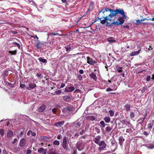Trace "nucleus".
<instances>
[{"label":"nucleus","instance_id":"1","mask_svg":"<svg viewBox=\"0 0 154 154\" xmlns=\"http://www.w3.org/2000/svg\"><path fill=\"white\" fill-rule=\"evenodd\" d=\"M121 15L124 17H125L126 15L125 14L124 10L122 9H116L115 10L111 9V13H110L108 16L106 17H103L104 18L103 20H101V23L104 24L106 23V26L110 25V23H108V21H112V17L115 16L117 14Z\"/></svg>","mask_w":154,"mask_h":154},{"label":"nucleus","instance_id":"2","mask_svg":"<svg viewBox=\"0 0 154 154\" xmlns=\"http://www.w3.org/2000/svg\"><path fill=\"white\" fill-rule=\"evenodd\" d=\"M127 18L126 16H125V17H124L123 16L122 17H118L117 20L116 21H113V22H112V21H108V23H110V26H111L112 25H116L117 26H119L120 25H121L123 24L125 20Z\"/></svg>","mask_w":154,"mask_h":154},{"label":"nucleus","instance_id":"3","mask_svg":"<svg viewBox=\"0 0 154 154\" xmlns=\"http://www.w3.org/2000/svg\"><path fill=\"white\" fill-rule=\"evenodd\" d=\"M98 145L99 146L98 148V150L100 152L104 150L106 148L107 145L105 141L103 140H101Z\"/></svg>","mask_w":154,"mask_h":154},{"label":"nucleus","instance_id":"4","mask_svg":"<svg viewBox=\"0 0 154 154\" xmlns=\"http://www.w3.org/2000/svg\"><path fill=\"white\" fill-rule=\"evenodd\" d=\"M73 97L71 95L68 94L63 97V100L66 102H69L72 100Z\"/></svg>","mask_w":154,"mask_h":154},{"label":"nucleus","instance_id":"5","mask_svg":"<svg viewBox=\"0 0 154 154\" xmlns=\"http://www.w3.org/2000/svg\"><path fill=\"white\" fill-rule=\"evenodd\" d=\"M109 11L110 13H111V9H109V8H104L103 9H102L99 12V14H98V15H100V14L101 13H103L104 15H103L102 16V18H104H104L103 17V16L104 17H105L106 16L104 15H105V14H104V13L106 12H107V11Z\"/></svg>","mask_w":154,"mask_h":154},{"label":"nucleus","instance_id":"6","mask_svg":"<svg viewBox=\"0 0 154 154\" xmlns=\"http://www.w3.org/2000/svg\"><path fill=\"white\" fill-rule=\"evenodd\" d=\"M147 112L145 115H143V117H140L137 120L138 124H140L142 125L143 123L144 119H145L147 115Z\"/></svg>","mask_w":154,"mask_h":154},{"label":"nucleus","instance_id":"7","mask_svg":"<svg viewBox=\"0 0 154 154\" xmlns=\"http://www.w3.org/2000/svg\"><path fill=\"white\" fill-rule=\"evenodd\" d=\"M26 144V140L24 138H22L20 141L19 146L21 147H24Z\"/></svg>","mask_w":154,"mask_h":154},{"label":"nucleus","instance_id":"8","mask_svg":"<svg viewBox=\"0 0 154 154\" xmlns=\"http://www.w3.org/2000/svg\"><path fill=\"white\" fill-rule=\"evenodd\" d=\"M82 141H78L76 144V147L78 149L79 151H81L84 148V146H82Z\"/></svg>","mask_w":154,"mask_h":154},{"label":"nucleus","instance_id":"9","mask_svg":"<svg viewBox=\"0 0 154 154\" xmlns=\"http://www.w3.org/2000/svg\"><path fill=\"white\" fill-rule=\"evenodd\" d=\"M68 139V138L66 136L64 137L63 139L62 146L64 149H66L67 147V140Z\"/></svg>","mask_w":154,"mask_h":154},{"label":"nucleus","instance_id":"10","mask_svg":"<svg viewBox=\"0 0 154 154\" xmlns=\"http://www.w3.org/2000/svg\"><path fill=\"white\" fill-rule=\"evenodd\" d=\"M36 87V85L35 84L33 83H32L30 84L29 85L28 87H26V89L27 90H29L34 89Z\"/></svg>","mask_w":154,"mask_h":154},{"label":"nucleus","instance_id":"11","mask_svg":"<svg viewBox=\"0 0 154 154\" xmlns=\"http://www.w3.org/2000/svg\"><path fill=\"white\" fill-rule=\"evenodd\" d=\"M87 63L90 65H94L95 64L96 62L93 60L92 59L89 57H87Z\"/></svg>","mask_w":154,"mask_h":154},{"label":"nucleus","instance_id":"12","mask_svg":"<svg viewBox=\"0 0 154 154\" xmlns=\"http://www.w3.org/2000/svg\"><path fill=\"white\" fill-rule=\"evenodd\" d=\"M154 126V120H152L150 121V123H149L147 125V129L149 131H150L152 128Z\"/></svg>","mask_w":154,"mask_h":154},{"label":"nucleus","instance_id":"13","mask_svg":"<svg viewBox=\"0 0 154 154\" xmlns=\"http://www.w3.org/2000/svg\"><path fill=\"white\" fill-rule=\"evenodd\" d=\"M64 121H63L61 122H58L54 123V125L57 127H60L63 125L64 124Z\"/></svg>","mask_w":154,"mask_h":154},{"label":"nucleus","instance_id":"14","mask_svg":"<svg viewBox=\"0 0 154 154\" xmlns=\"http://www.w3.org/2000/svg\"><path fill=\"white\" fill-rule=\"evenodd\" d=\"M47 152V149H44L43 148L39 149L38 150V152L39 153H43V154H46Z\"/></svg>","mask_w":154,"mask_h":154},{"label":"nucleus","instance_id":"15","mask_svg":"<svg viewBox=\"0 0 154 154\" xmlns=\"http://www.w3.org/2000/svg\"><path fill=\"white\" fill-rule=\"evenodd\" d=\"M141 50V49H140L136 51L132 52L130 54V56H133L138 55L140 53Z\"/></svg>","mask_w":154,"mask_h":154},{"label":"nucleus","instance_id":"16","mask_svg":"<svg viewBox=\"0 0 154 154\" xmlns=\"http://www.w3.org/2000/svg\"><path fill=\"white\" fill-rule=\"evenodd\" d=\"M100 136L96 137L95 138L94 142L97 144H98L100 143Z\"/></svg>","mask_w":154,"mask_h":154},{"label":"nucleus","instance_id":"17","mask_svg":"<svg viewBox=\"0 0 154 154\" xmlns=\"http://www.w3.org/2000/svg\"><path fill=\"white\" fill-rule=\"evenodd\" d=\"M119 143L120 145H122L124 141L125 140V139L122 136H120L119 138Z\"/></svg>","mask_w":154,"mask_h":154},{"label":"nucleus","instance_id":"18","mask_svg":"<svg viewBox=\"0 0 154 154\" xmlns=\"http://www.w3.org/2000/svg\"><path fill=\"white\" fill-rule=\"evenodd\" d=\"M116 70L119 73H122L123 72L122 67H120L118 66H116Z\"/></svg>","mask_w":154,"mask_h":154},{"label":"nucleus","instance_id":"19","mask_svg":"<svg viewBox=\"0 0 154 154\" xmlns=\"http://www.w3.org/2000/svg\"><path fill=\"white\" fill-rule=\"evenodd\" d=\"M37 41L38 42L37 43L36 47L38 49L41 48H42V45H44V43L40 42L39 40Z\"/></svg>","mask_w":154,"mask_h":154},{"label":"nucleus","instance_id":"20","mask_svg":"<svg viewBox=\"0 0 154 154\" xmlns=\"http://www.w3.org/2000/svg\"><path fill=\"white\" fill-rule=\"evenodd\" d=\"M86 119L88 120L93 121L95 119V117L93 116H88L86 117Z\"/></svg>","mask_w":154,"mask_h":154},{"label":"nucleus","instance_id":"21","mask_svg":"<svg viewBox=\"0 0 154 154\" xmlns=\"http://www.w3.org/2000/svg\"><path fill=\"white\" fill-rule=\"evenodd\" d=\"M45 105H43L40 107L38 110L39 112H42L45 109Z\"/></svg>","mask_w":154,"mask_h":154},{"label":"nucleus","instance_id":"22","mask_svg":"<svg viewBox=\"0 0 154 154\" xmlns=\"http://www.w3.org/2000/svg\"><path fill=\"white\" fill-rule=\"evenodd\" d=\"M107 41L110 43H112L116 42V40H114V38L112 37L108 38Z\"/></svg>","mask_w":154,"mask_h":154},{"label":"nucleus","instance_id":"23","mask_svg":"<svg viewBox=\"0 0 154 154\" xmlns=\"http://www.w3.org/2000/svg\"><path fill=\"white\" fill-rule=\"evenodd\" d=\"M54 150V149L52 147L51 149H49V151L48 152V154H58L56 151H53V150Z\"/></svg>","mask_w":154,"mask_h":154},{"label":"nucleus","instance_id":"24","mask_svg":"<svg viewBox=\"0 0 154 154\" xmlns=\"http://www.w3.org/2000/svg\"><path fill=\"white\" fill-rule=\"evenodd\" d=\"M90 76L94 80L96 81L97 79V77L95 74L93 73H91L89 74Z\"/></svg>","mask_w":154,"mask_h":154},{"label":"nucleus","instance_id":"25","mask_svg":"<svg viewBox=\"0 0 154 154\" xmlns=\"http://www.w3.org/2000/svg\"><path fill=\"white\" fill-rule=\"evenodd\" d=\"M39 61L42 62L43 63H47V61L45 59H43L42 57H39L38 59Z\"/></svg>","mask_w":154,"mask_h":154},{"label":"nucleus","instance_id":"26","mask_svg":"<svg viewBox=\"0 0 154 154\" xmlns=\"http://www.w3.org/2000/svg\"><path fill=\"white\" fill-rule=\"evenodd\" d=\"M125 108L126 111H128L130 110V105L128 104H126L125 105Z\"/></svg>","mask_w":154,"mask_h":154},{"label":"nucleus","instance_id":"27","mask_svg":"<svg viewBox=\"0 0 154 154\" xmlns=\"http://www.w3.org/2000/svg\"><path fill=\"white\" fill-rule=\"evenodd\" d=\"M13 133L11 131H9L7 133V136L8 137H11L13 135Z\"/></svg>","mask_w":154,"mask_h":154},{"label":"nucleus","instance_id":"28","mask_svg":"<svg viewBox=\"0 0 154 154\" xmlns=\"http://www.w3.org/2000/svg\"><path fill=\"white\" fill-rule=\"evenodd\" d=\"M67 109L69 111H72L75 110V108L72 106H68Z\"/></svg>","mask_w":154,"mask_h":154},{"label":"nucleus","instance_id":"29","mask_svg":"<svg viewBox=\"0 0 154 154\" xmlns=\"http://www.w3.org/2000/svg\"><path fill=\"white\" fill-rule=\"evenodd\" d=\"M103 120L106 123H109L110 121V119L109 117H106L104 118Z\"/></svg>","mask_w":154,"mask_h":154},{"label":"nucleus","instance_id":"30","mask_svg":"<svg viewBox=\"0 0 154 154\" xmlns=\"http://www.w3.org/2000/svg\"><path fill=\"white\" fill-rule=\"evenodd\" d=\"M17 51L16 50L13 51H9V53L11 55H15L17 54Z\"/></svg>","mask_w":154,"mask_h":154},{"label":"nucleus","instance_id":"31","mask_svg":"<svg viewBox=\"0 0 154 154\" xmlns=\"http://www.w3.org/2000/svg\"><path fill=\"white\" fill-rule=\"evenodd\" d=\"M129 128L127 129L126 132L127 133H131L132 132V128L130 127Z\"/></svg>","mask_w":154,"mask_h":154},{"label":"nucleus","instance_id":"32","mask_svg":"<svg viewBox=\"0 0 154 154\" xmlns=\"http://www.w3.org/2000/svg\"><path fill=\"white\" fill-rule=\"evenodd\" d=\"M65 48L67 51H70L71 50V48L69 45H67L65 46Z\"/></svg>","mask_w":154,"mask_h":154},{"label":"nucleus","instance_id":"33","mask_svg":"<svg viewBox=\"0 0 154 154\" xmlns=\"http://www.w3.org/2000/svg\"><path fill=\"white\" fill-rule=\"evenodd\" d=\"M147 148L148 149H152L154 148V145L153 144H151L147 146Z\"/></svg>","mask_w":154,"mask_h":154},{"label":"nucleus","instance_id":"34","mask_svg":"<svg viewBox=\"0 0 154 154\" xmlns=\"http://www.w3.org/2000/svg\"><path fill=\"white\" fill-rule=\"evenodd\" d=\"M134 113L133 112H131L130 114V118L132 120H133V118L134 117Z\"/></svg>","mask_w":154,"mask_h":154},{"label":"nucleus","instance_id":"35","mask_svg":"<svg viewBox=\"0 0 154 154\" xmlns=\"http://www.w3.org/2000/svg\"><path fill=\"white\" fill-rule=\"evenodd\" d=\"M100 124L104 128L106 125H107V124H105L104 122L103 121H101L100 122Z\"/></svg>","mask_w":154,"mask_h":154},{"label":"nucleus","instance_id":"36","mask_svg":"<svg viewBox=\"0 0 154 154\" xmlns=\"http://www.w3.org/2000/svg\"><path fill=\"white\" fill-rule=\"evenodd\" d=\"M53 144L56 145L58 146L60 144V142L59 141L56 140L54 141Z\"/></svg>","mask_w":154,"mask_h":154},{"label":"nucleus","instance_id":"37","mask_svg":"<svg viewBox=\"0 0 154 154\" xmlns=\"http://www.w3.org/2000/svg\"><path fill=\"white\" fill-rule=\"evenodd\" d=\"M112 129V128L110 127H107L106 128V132H109L111 131Z\"/></svg>","mask_w":154,"mask_h":154},{"label":"nucleus","instance_id":"38","mask_svg":"<svg viewBox=\"0 0 154 154\" xmlns=\"http://www.w3.org/2000/svg\"><path fill=\"white\" fill-rule=\"evenodd\" d=\"M109 113L111 117L113 116L114 115V112L112 110H109Z\"/></svg>","mask_w":154,"mask_h":154},{"label":"nucleus","instance_id":"39","mask_svg":"<svg viewBox=\"0 0 154 154\" xmlns=\"http://www.w3.org/2000/svg\"><path fill=\"white\" fill-rule=\"evenodd\" d=\"M13 44L17 46L19 49H20V45L19 44L16 42H14L13 43Z\"/></svg>","mask_w":154,"mask_h":154},{"label":"nucleus","instance_id":"40","mask_svg":"<svg viewBox=\"0 0 154 154\" xmlns=\"http://www.w3.org/2000/svg\"><path fill=\"white\" fill-rule=\"evenodd\" d=\"M77 77L79 80H81L82 78V75L80 74H78L77 75Z\"/></svg>","mask_w":154,"mask_h":154},{"label":"nucleus","instance_id":"41","mask_svg":"<svg viewBox=\"0 0 154 154\" xmlns=\"http://www.w3.org/2000/svg\"><path fill=\"white\" fill-rule=\"evenodd\" d=\"M121 122L123 125H125L124 126V127H125V126H127V123L126 122H125V120H122V121H121Z\"/></svg>","mask_w":154,"mask_h":154},{"label":"nucleus","instance_id":"42","mask_svg":"<svg viewBox=\"0 0 154 154\" xmlns=\"http://www.w3.org/2000/svg\"><path fill=\"white\" fill-rule=\"evenodd\" d=\"M69 89L70 90V92L73 91L75 89V88L73 86H71L69 87Z\"/></svg>","mask_w":154,"mask_h":154},{"label":"nucleus","instance_id":"43","mask_svg":"<svg viewBox=\"0 0 154 154\" xmlns=\"http://www.w3.org/2000/svg\"><path fill=\"white\" fill-rule=\"evenodd\" d=\"M116 89V88H115L114 89H111V88H109L106 89V91H114V90H115Z\"/></svg>","mask_w":154,"mask_h":154},{"label":"nucleus","instance_id":"44","mask_svg":"<svg viewBox=\"0 0 154 154\" xmlns=\"http://www.w3.org/2000/svg\"><path fill=\"white\" fill-rule=\"evenodd\" d=\"M61 93V91L60 90H58L57 91L55 92V94L57 95L60 94Z\"/></svg>","mask_w":154,"mask_h":154},{"label":"nucleus","instance_id":"45","mask_svg":"<svg viewBox=\"0 0 154 154\" xmlns=\"http://www.w3.org/2000/svg\"><path fill=\"white\" fill-rule=\"evenodd\" d=\"M36 76L39 78H42V75L41 73H38L36 74Z\"/></svg>","mask_w":154,"mask_h":154},{"label":"nucleus","instance_id":"46","mask_svg":"<svg viewBox=\"0 0 154 154\" xmlns=\"http://www.w3.org/2000/svg\"><path fill=\"white\" fill-rule=\"evenodd\" d=\"M4 133L3 129H0V134L1 136H3Z\"/></svg>","mask_w":154,"mask_h":154},{"label":"nucleus","instance_id":"47","mask_svg":"<svg viewBox=\"0 0 154 154\" xmlns=\"http://www.w3.org/2000/svg\"><path fill=\"white\" fill-rule=\"evenodd\" d=\"M127 124L128 125H129V126H128V127L132 128H133V129H134L132 125L131 124V123L130 122H127Z\"/></svg>","mask_w":154,"mask_h":154},{"label":"nucleus","instance_id":"48","mask_svg":"<svg viewBox=\"0 0 154 154\" xmlns=\"http://www.w3.org/2000/svg\"><path fill=\"white\" fill-rule=\"evenodd\" d=\"M32 37L34 38H36L37 39V41H38V38L37 37V35H35L34 36H31Z\"/></svg>","mask_w":154,"mask_h":154},{"label":"nucleus","instance_id":"49","mask_svg":"<svg viewBox=\"0 0 154 154\" xmlns=\"http://www.w3.org/2000/svg\"><path fill=\"white\" fill-rule=\"evenodd\" d=\"M7 152L5 149L2 150V154H7Z\"/></svg>","mask_w":154,"mask_h":154},{"label":"nucleus","instance_id":"50","mask_svg":"<svg viewBox=\"0 0 154 154\" xmlns=\"http://www.w3.org/2000/svg\"><path fill=\"white\" fill-rule=\"evenodd\" d=\"M147 90V88L146 87H143V88L141 90V91L142 92H144L145 91Z\"/></svg>","mask_w":154,"mask_h":154},{"label":"nucleus","instance_id":"51","mask_svg":"<svg viewBox=\"0 0 154 154\" xmlns=\"http://www.w3.org/2000/svg\"><path fill=\"white\" fill-rule=\"evenodd\" d=\"M95 129L97 133H99L100 132V130L99 129H98L97 128V127L95 128Z\"/></svg>","mask_w":154,"mask_h":154},{"label":"nucleus","instance_id":"52","mask_svg":"<svg viewBox=\"0 0 154 154\" xmlns=\"http://www.w3.org/2000/svg\"><path fill=\"white\" fill-rule=\"evenodd\" d=\"M31 134L32 136H34V137L36 135V134L34 132H33L32 131L31 132Z\"/></svg>","mask_w":154,"mask_h":154},{"label":"nucleus","instance_id":"53","mask_svg":"<svg viewBox=\"0 0 154 154\" xmlns=\"http://www.w3.org/2000/svg\"><path fill=\"white\" fill-rule=\"evenodd\" d=\"M4 75L5 76H7L8 75V71H6L4 73Z\"/></svg>","mask_w":154,"mask_h":154},{"label":"nucleus","instance_id":"54","mask_svg":"<svg viewBox=\"0 0 154 154\" xmlns=\"http://www.w3.org/2000/svg\"><path fill=\"white\" fill-rule=\"evenodd\" d=\"M20 87L21 88H23L26 87V86L25 84H20Z\"/></svg>","mask_w":154,"mask_h":154},{"label":"nucleus","instance_id":"55","mask_svg":"<svg viewBox=\"0 0 154 154\" xmlns=\"http://www.w3.org/2000/svg\"><path fill=\"white\" fill-rule=\"evenodd\" d=\"M102 18H103L102 17V18H100L99 17H97L96 19H95V21H98V20H100V23H101V20H101Z\"/></svg>","mask_w":154,"mask_h":154},{"label":"nucleus","instance_id":"56","mask_svg":"<svg viewBox=\"0 0 154 154\" xmlns=\"http://www.w3.org/2000/svg\"><path fill=\"white\" fill-rule=\"evenodd\" d=\"M31 152L32 151L30 149H28L26 153L27 154H30L31 153Z\"/></svg>","mask_w":154,"mask_h":154},{"label":"nucleus","instance_id":"57","mask_svg":"<svg viewBox=\"0 0 154 154\" xmlns=\"http://www.w3.org/2000/svg\"><path fill=\"white\" fill-rule=\"evenodd\" d=\"M121 51L123 52H126L127 51L126 50L125 48H122Z\"/></svg>","mask_w":154,"mask_h":154},{"label":"nucleus","instance_id":"58","mask_svg":"<svg viewBox=\"0 0 154 154\" xmlns=\"http://www.w3.org/2000/svg\"><path fill=\"white\" fill-rule=\"evenodd\" d=\"M151 77L149 76H147L146 78V80L147 81H149L150 80Z\"/></svg>","mask_w":154,"mask_h":154},{"label":"nucleus","instance_id":"59","mask_svg":"<svg viewBox=\"0 0 154 154\" xmlns=\"http://www.w3.org/2000/svg\"><path fill=\"white\" fill-rule=\"evenodd\" d=\"M18 140L17 139L14 138V141L12 142V143L14 144Z\"/></svg>","mask_w":154,"mask_h":154},{"label":"nucleus","instance_id":"60","mask_svg":"<svg viewBox=\"0 0 154 154\" xmlns=\"http://www.w3.org/2000/svg\"><path fill=\"white\" fill-rule=\"evenodd\" d=\"M143 134L144 135H145L146 136H148L149 134V133L147 132L146 131H144Z\"/></svg>","mask_w":154,"mask_h":154},{"label":"nucleus","instance_id":"61","mask_svg":"<svg viewBox=\"0 0 154 154\" xmlns=\"http://www.w3.org/2000/svg\"><path fill=\"white\" fill-rule=\"evenodd\" d=\"M65 84H64L62 83L61 84V85L60 88H63L64 87H65Z\"/></svg>","mask_w":154,"mask_h":154},{"label":"nucleus","instance_id":"62","mask_svg":"<svg viewBox=\"0 0 154 154\" xmlns=\"http://www.w3.org/2000/svg\"><path fill=\"white\" fill-rule=\"evenodd\" d=\"M52 112L54 113H55L56 112V109L54 108H53L52 109Z\"/></svg>","mask_w":154,"mask_h":154},{"label":"nucleus","instance_id":"63","mask_svg":"<svg viewBox=\"0 0 154 154\" xmlns=\"http://www.w3.org/2000/svg\"><path fill=\"white\" fill-rule=\"evenodd\" d=\"M11 32L14 34H16L17 33V32L15 31H11Z\"/></svg>","mask_w":154,"mask_h":154},{"label":"nucleus","instance_id":"64","mask_svg":"<svg viewBox=\"0 0 154 154\" xmlns=\"http://www.w3.org/2000/svg\"><path fill=\"white\" fill-rule=\"evenodd\" d=\"M79 73L81 74H82L84 72V71L83 70H82V69L79 70Z\"/></svg>","mask_w":154,"mask_h":154}]
</instances>
